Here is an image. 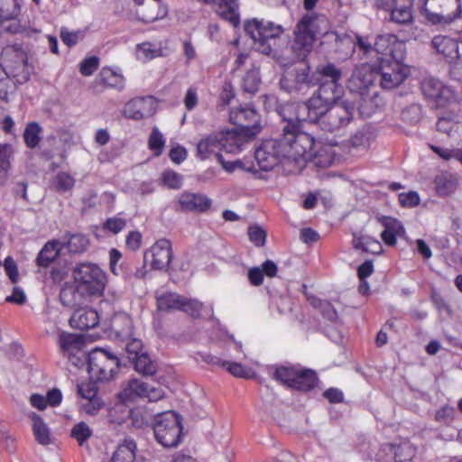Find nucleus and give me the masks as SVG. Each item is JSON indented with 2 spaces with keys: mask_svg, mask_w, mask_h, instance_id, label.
Listing matches in <instances>:
<instances>
[{
  "mask_svg": "<svg viewBox=\"0 0 462 462\" xmlns=\"http://www.w3.org/2000/svg\"><path fill=\"white\" fill-rule=\"evenodd\" d=\"M172 255L171 241L166 238H161L144 253V262L152 270L166 271L171 262Z\"/></svg>",
  "mask_w": 462,
  "mask_h": 462,
  "instance_id": "obj_13",
  "label": "nucleus"
},
{
  "mask_svg": "<svg viewBox=\"0 0 462 462\" xmlns=\"http://www.w3.org/2000/svg\"><path fill=\"white\" fill-rule=\"evenodd\" d=\"M130 419L134 427L137 429L144 428L149 423V414L142 408L130 410Z\"/></svg>",
  "mask_w": 462,
  "mask_h": 462,
  "instance_id": "obj_54",
  "label": "nucleus"
},
{
  "mask_svg": "<svg viewBox=\"0 0 462 462\" xmlns=\"http://www.w3.org/2000/svg\"><path fill=\"white\" fill-rule=\"evenodd\" d=\"M249 240L257 247L263 246L266 241V232L259 226L254 225L248 227Z\"/></svg>",
  "mask_w": 462,
  "mask_h": 462,
  "instance_id": "obj_57",
  "label": "nucleus"
},
{
  "mask_svg": "<svg viewBox=\"0 0 462 462\" xmlns=\"http://www.w3.org/2000/svg\"><path fill=\"white\" fill-rule=\"evenodd\" d=\"M297 370V366L281 365L275 368L273 378L287 388L291 389Z\"/></svg>",
  "mask_w": 462,
  "mask_h": 462,
  "instance_id": "obj_40",
  "label": "nucleus"
},
{
  "mask_svg": "<svg viewBox=\"0 0 462 462\" xmlns=\"http://www.w3.org/2000/svg\"><path fill=\"white\" fill-rule=\"evenodd\" d=\"M153 432L156 440L162 446L166 448L178 446L182 437L181 417L172 411L158 414L155 418Z\"/></svg>",
  "mask_w": 462,
  "mask_h": 462,
  "instance_id": "obj_7",
  "label": "nucleus"
},
{
  "mask_svg": "<svg viewBox=\"0 0 462 462\" xmlns=\"http://www.w3.org/2000/svg\"><path fill=\"white\" fill-rule=\"evenodd\" d=\"M295 110L292 105H282L279 115L286 125L282 128V135L279 139H266L255 149L254 157L261 171H269L282 162L295 161L311 152L315 141L308 133L299 130L298 116L294 121L287 117Z\"/></svg>",
  "mask_w": 462,
  "mask_h": 462,
  "instance_id": "obj_1",
  "label": "nucleus"
},
{
  "mask_svg": "<svg viewBox=\"0 0 462 462\" xmlns=\"http://www.w3.org/2000/svg\"><path fill=\"white\" fill-rule=\"evenodd\" d=\"M165 146V139L157 126L152 129L148 138V148L155 156H160Z\"/></svg>",
  "mask_w": 462,
  "mask_h": 462,
  "instance_id": "obj_46",
  "label": "nucleus"
},
{
  "mask_svg": "<svg viewBox=\"0 0 462 462\" xmlns=\"http://www.w3.org/2000/svg\"><path fill=\"white\" fill-rule=\"evenodd\" d=\"M330 29L329 21L324 14H306L297 23L293 31L291 48L294 53L304 59L313 48L317 39L326 35Z\"/></svg>",
  "mask_w": 462,
  "mask_h": 462,
  "instance_id": "obj_4",
  "label": "nucleus"
},
{
  "mask_svg": "<svg viewBox=\"0 0 462 462\" xmlns=\"http://www.w3.org/2000/svg\"><path fill=\"white\" fill-rule=\"evenodd\" d=\"M42 128L37 122H29L23 132V141L30 149L36 148L42 140Z\"/></svg>",
  "mask_w": 462,
  "mask_h": 462,
  "instance_id": "obj_38",
  "label": "nucleus"
},
{
  "mask_svg": "<svg viewBox=\"0 0 462 462\" xmlns=\"http://www.w3.org/2000/svg\"><path fill=\"white\" fill-rule=\"evenodd\" d=\"M21 11L18 2H0V26L11 33H17L21 31V25L17 20Z\"/></svg>",
  "mask_w": 462,
  "mask_h": 462,
  "instance_id": "obj_17",
  "label": "nucleus"
},
{
  "mask_svg": "<svg viewBox=\"0 0 462 462\" xmlns=\"http://www.w3.org/2000/svg\"><path fill=\"white\" fill-rule=\"evenodd\" d=\"M220 132L221 141L223 143V151L227 153L239 152L245 143L253 138L245 135V134L239 129H223Z\"/></svg>",
  "mask_w": 462,
  "mask_h": 462,
  "instance_id": "obj_23",
  "label": "nucleus"
},
{
  "mask_svg": "<svg viewBox=\"0 0 462 462\" xmlns=\"http://www.w3.org/2000/svg\"><path fill=\"white\" fill-rule=\"evenodd\" d=\"M136 444L133 439H125L114 452L109 462H134L135 459Z\"/></svg>",
  "mask_w": 462,
  "mask_h": 462,
  "instance_id": "obj_32",
  "label": "nucleus"
},
{
  "mask_svg": "<svg viewBox=\"0 0 462 462\" xmlns=\"http://www.w3.org/2000/svg\"><path fill=\"white\" fill-rule=\"evenodd\" d=\"M323 397L327 399L330 403H341L344 402L343 392L335 387H330L324 391Z\"/></svg>",
  "mask_w": 462,
  "mask_h": 462,
  "instance_id": "obj_64",
  "label": "nucleus"
},
{
  "mask_svg": "<svg viewBox=\"0 0 462 462\" xmlns=\"http://www.w3.org/2000/svg\"><path fill=\"white\" fill-rule=\"evenodd\" d=\"M180 207L183 211L204 213L212 206V200L206 195L184 191L179 198Z\"/></svg>",
  "mask_w": 462,
  "mask_h": 462,
  "instance_id": "obj_20",
  "label": "nucleus"
},
{
  "mask_svg": "<svg viewBox=\"0 0 462 462\" xmlns=\"http://www.w3.org/2000/svg\"><path fill=\"white\" fill-rule=\"evenodd\" d=\"M432 47L448 62H454L460 58L458 42L446 35H437L431 41Z\"/></svg>",
  "mask_w": 462,
  "mask_h": 462,
  "instance_id": "obj_24",
  "label": "nucleus"
},
{
  "mask_svg": "<svg viewBox=\"0 0 462 462\" xmlns=\"http://www.w3.org/2000/svg\"><path fill=\"white\" fill-rule=\"evenodd\" d=\"M381 223L384 229L381 234V238L387 245L393 246L397 243V236L403 230L400 221L393 217H383Z\"/></svg>",
  "mask_w": 462,
  "mask_h": 462,
  "instance_id": "obj_27",
  "label": "nucleus"
},
{
  "mask_svg": "<svg viewBox=\"0 0 462 462\" xmlns=\"http://www.w3.org/2000/svg\"><path fill=\"white\" fill-rule=\"evenodd\" d=\"M170 53L169 40L157 42H143L135 47V56L138 60L147 62L156 58L166 57Z\"/></svg>",
  "mask_w": 462,
  "mask_h": 462,
  "instance_id": "obj_16",
  "label": "nucleus"
},
{
  "mask_svg": "<svg viewBox=\"0 0 462 462\" xmlns=\"http://www.w3.org/2000/svg\"><path fill=\"white\" fill-rule=\"evenodd\" d=\"M318 381L314 370L298 367L291 389L303 393L310 392L317 386Z\"/></svg>",
  "mask_w": 462,
  "mask_h": 462,
  "instance_id": "obj_25",
  "label": "nucleus"
},
{
  "mask_svg": "<svg viewBox=\"0 0 462 462\" xmlns=\"http://www.w3.org/2000/svg\"><path fill=\"white\" fill-rule=\"evenodd\" d=\"M229 121L243 131L249 138H254L261 131L260 116L251 106H239L231 109Z\"/></svg>",
  "mask_w": 462,
  "mask_h": 462,
  "instance_id": "obj_12",
  "label": "nucleus"
},
{
  "mask_svg": "<svg viewBox=\"0 0 462 462\" xmlns=\"http://www.w3.org/2000/svg\"><path fill=\"white\" fill-rule=\"evenodd\" d=\"M187 150L180 145L172 147L169 152L171 161L176 164H180L184 162L187 158Z\"/></svg>",
  "mask_w": 462,
  "mask_h": 462,
  "instance_id": "obj_63",
  "label": "nucleus"
},
{
  "mask_svg": "<svg viewBox=\"0 0 462 462\" xmlns=\"http://www.w3.org/2000/svg\"><path fill=\"white\" fill-rule=\"evenodd\" d=\"M374 49L381 55L377 58L380 87L383 89L399 87L410 74V69L403 63L405 43L393 34L379 35Z\"/></svg>",
  "mask_w": 462,
  "mask_h": 462,
  "instance_id": "obj_3",
  "label": "nucleus"
},
{
  "mask_svg": "<svg viewBox=\"0 0 462 462\" xmlns=\"http://www.w3.org/2000/svg\"><path fill=\"white\" fill-rule=\"evenodd\" d=\"M222 367L226 368L231 374L236 377L243 378L246 376V369L240 363L225 361L222 362Z\"/></svg>",
  "mask_w": 462,
  "mask_h": 462,
  "instance_id": "obj_62",
  "label": "nucleus"
},
{
  "mask_svg": "<svg viewBox=\"0 0 462 462\" xmlns=\"http://www.w3.org/2000/svg\"><path fill=\"white\" fill-rule=\"evenodd\" d=\"M145 109L144 97H134L125 103L122 115L128 119L139 121L144 116L143 111Z\"/></svg>",
  "mask_w": 462,
  "mask_h": 462,
  "instance_id": "obj_33",
  "label": "nucleus"
},
{
  "mask_svg": "<svg viewBox=\"0 0 462 462\" xmlns=\"http://www.w3.org/2000/svg\"><path fill=\"white\" fill-rule=\"evenodd\" d=\"M91 435L92 430L83 421L75 424L70 432L71 438L75 439L79 446H82Z\"/></svg>",
  "mask_w": 462,
  "mask_h": 462,
  "instance_id": "obj_49",
  "label": "nucleus"
},
{
  "mask_svg": "<svg viewBox=\"0 0 462 462\" xmlns=\"http://www.w3.org/2000/svg\"><path fill=\"white\" fill-rule=\"evenodd\" d=\"M215 4V11L217 15L227 21L232 26L237 27L240 24V14L237 2H212Z\"/></svg>",
  "mask_w": 462,
  "mask_h": 462,
  "instance_id": "obj_26",
  "label": "nucleus"
},
{
  "mask_svg": "<svg viewBox=\"0 0 462 462\" xmlns=\"http://www.w3.org/2000/svg\"><path fill=\"white\" fill-rule=\"evenodd\" d=\"M60 349L63 353H67L69 356H75L78 353L83 356L86 355L79 349L80 340L72 334L61 336L60 338Z\"/></svg>",
  "mask_w": 462,
  "mask_h": 462,
  "instance_id": "obj_43",
  "label": "nucleus"
},
{
  "mask_svg": "<svg viewBox=\"0 0 462 462\" xmlns=\"http://www.w3.org/2000/svg\"><path fill=\"white\" fill-rule=\"evenodd\" d=\"M451 4L454 5V12L444 13L442 11L439 14H431L429 20L433 23H450L457 18H459L462 14V2H451Z\"/></svg>",
  "mask_w": 462,
  "mask_h": 462,
  "instance_id": "obj_44",
  "label": "nucleus"
},
{
  "mask_svg": "<svg viewBox=\"0 0 462 462\" xmlns=\"http://www.w3.org/2000/svg\"><path fill=\"white\" fill-rule=\"evenodd\" d=\"M181 300V295L167 291L156 297V306L160 311L163 312L180 310Z\"/></svg>",
  "mask_w": 462,
  "mask_h": 462,
  "instance_id": "obj_31",
  "label": "nucleus"
},
{
  "mask_svg": "<svg viewBox=\"0 0 462 462\" xmlns=\"http://www.w3.org/2000/svg\"><path fill=\"white\" fill-rule=\"evenodd\" d=\"M32 431L36 441L43 446L51 443V436L49 428L44 423L41 416L33 413L32 417Z\"/></svg>",
  "mask_w": 462,
  "mask_h": 462,
  "instance_id": "obj_36",
  "label": "nucleus"
},
{
  "mask_svg": "<svg viewBox=\"0 0 462 462\" xmlns=\"http://www.w3.org/2000/svg\"><path fill=\"white\" fill-rule=\"evenodd\" d=\"M203 307V303L197 299H190L182 296L180 310L193 318H199L200 317Z\"/></svg>",
  "mask_w": 462,
  "mask_h": 462,
  "instance_id": "obj_48",
  "label": "nucleus"
},
{
  "mask_svg": "<svg viewBox=\"0 0 462 462\" xmlns=\"http://www.w3.org/2000/svg\"><path fill=\"white\" fill-rule=\"evenodd\" d=\"M378 80V66L363 63L355 67L347 88L351 92L358 93L362 97L368 95L371 88L374 87Z\"/></svg>",
  "mask_w": 462,
  "mask_h": 462,
  "instance_id": "obj_11",
  "label": "nucleus"
},
{
  "mask_svg": "<svg viewBox=\"0 0 462 462\" xmlns=\"http://www.w3.org/2000/svg\"><path fill=\"white\" fill-rule=\"evenodd\" d=\"M0 74H5L18 84H23L30 79V68L26 54L14 49H5L2 52Z\"/></svg>",
  "mask_w": 462,
  "mask_h": 462,
  "instance_id": "obj_8",
  "label": "nucleus"
},
{
  "mask_svg": "<svg viewBox=\"0 0 462 462\" xmlns=\"http://www.w3.org/2000/svg\"><path fill=\"white\" fill-rule=\"evenodd\" d=\"M245 31L255 43H258L260 51L265 54H269L272 51L269 41L280 37L283 32V29L281 25L257 19L246 22Z\"/></svg>",
  "mask_w": 462,
  "mask_h": 462,
  "instance_id": "obj_9",
  "label": "nucleus"
},
{
  "mask_svg": "<svg viewBox=\"0 0 462 462\" xmlns=\"http://www.w3.org/2000/svg\"><path fill=\"white\" fill-rule=\"evenodd\" d=\"M420 89L426 98L434 101L437 107H443L455 99L454 90L433 77L424 78Z\"/></svg>",
  "mask_w": 462,
  "mask_h": 462,
  "instance_id": "obj_14",
  "label": "nucleus"
},
{
  "mask_svg": "<svg viewBox=\"0 0 462 462\" xmlns=\"http://www.w3.org/2000/svg\"><path fill=\"white\" fill-rule=\"evenodd\" d=\"M125 219L114 217H109L106 220V222L104 223V228L114 234H117L125 228Z\"/></svg>",
  "mask_w": 462,
  "mask_h": 462,
  "instance_id": "obj_60",
  "label": "nucleus"
},
{
  "mask_svg": "<svg viewBox=\"0 0 462 462\" xmlns=\"http://www.w3.org/2000/svg\"><path fill=\"white\" fill-rule=\"evenodd\" d=\"M100 60L97 56L84 59L79 64V72L82 76L89 77L98 69Z\"/></svg>",
  "mask_w": 462,
  "mask_h": 462,
  "instance_id": "obj_55",
  "label": "nucleus"
},
{
  "mask_svg": "<svg viewBox=\"0 0 462 462\" xmlns=\"http://www.w3.org/2000/svg\"><path fill=\"white\" fill-rule=\"evenodd\" d=\"M88 372L90 379L96 382H108L116 376L120 367L118 357L104 349L96 347L87 356Z\"/></svg>",
  "mask_w": 462,
  "mask_h": 462,
  "instance_id": "obj_6",
  "label": "nucleus"
},
{
  "mask_svg": "<svg viewBox=\"0 0 462 462\" xmlns=\"http://www.w3.org/2000/svg\"><path fill=\"white\" fill-rule=\"evenodd\" d=\"M399 203L405 208H413L420 204V196L416 191L400 193Z\"/></svg>",
  "mask_w": 462,
  "mask_h": 462,
  "instance_id": "obj_58",
  "label": "nucleus"
},
{
  "mask_svg": "<svg viewBox=\"0 0 462 462\" xmlns=\"http://www.w3.org/2000/svg\"><path fill=\"white\" fill-rule=\"evenodd\" d=\"M111 328L119 337L128 336L133 329L132 319L125 313H116L111 319Z\"/></svg>",
  "mask_w": 462,
  "mask_h": 462,
  "instance_id": "obj_37",
  "label": "nucleus"
},
{
  "mask_svg": "<svg viewBox=\"0 0 462 462\" xmlns=\"http://www.w3.org/2000/svg\"><path fill=\"white\" fill-rule=\"evenodd\" d=\"M281 86L290 93H305L314 86L313 78L310 75V67L296 69L293 73L281 79Z\"/></svg>",
  "mask_w": 462,
  "mask_h": 462,
  "instance_id": "obj_15",
  "label": "nucleus"
},
{
  "mask_svg": "<svg viewBox=\"0 0 462 462\" xmlns=\"http://www.w3.org/2000/svg\"><path fill=\"white\" fill-rule=\"evenodd\" d=\"M13 148L8 143H0V176L5 175L10 169V158Z\"/></svg>",
  "mask_w": 462,
  "mask_h": 462,
  "instance_id": "obj_53",
  "label": "nucleus"
},
{
  "mask_svg": "<svg viewBox=\"0 0 462 462\" xmlns=\"http://www.w3.org/2000/svg\"><path fill=\"white\" fill-rule=\"evenodd\" d=\"M318 70L322 77L329 79V80L322 82L320 86L329 87L332 92L339 94L338 81L341 78L340 69H337L334 64L328 63L325 66L319 68Z\"/></svg>",
  "mask_w": 462,
  "mask_h": 462,
  "instance_id": "obj_34",
  "label": "nucleus"
},
{
  "mask_svg": "<svg viewBox=\"0 0 462 462\" xmlns=\"http://www.w3.org/2000/svg\"><path fill=\"white\" fill-rule=\"evenodd\" d=\"M438 195L444 197L453 193L457 186L456 178L447 172L437 175L434 180Z\"/></svg>",
  "mask_w": 462,
  "mask_h": 462,
  "instance_id": "obj_35",
  "label": "nucleus"
},
{
  "mask_svg": "<svg viewBox=\"0 0 462 462\" xmlns=\"http://www.w3.org/2000/svg\"><path fill=\"white\" fill-rule=\"evenodd\" d=\"M163 185L172 189H179L182 185V177L173 171H165L162 174Z\"/></svg>",
  "mask_w": 462,
  "mask_h": 462,
  "instance_id": "obj_56",
  "label": "nucleus"
},
{
  "mask_svg": "<svg viewBox=\"0 0 462 462\" xmlns=\"http://www.w3.org/2000/svg\"><path fill=\"white\" fill-rule=\"evenodd\" d=\"M135 14L143 23H152L168 14V6L165 2H135Z\"/></svg>",
  "mask_w": 462,
  "mask_h": 462,
  "instance_id": "obj_19",
  "label": "nucleus"
},
{
  "mask_svg": "<svg viewBox=\"0 0 462 462\" xmlns=\"http://www.w3.org/2000/svg\"><path fill=\"white\" fill-rule=\"evenodd\" d=\"M100 318L97 311L88 307L77 308L69 319L71 328L79 330H88L96 328Z\"/></svg>",
  "mask_w": 462,
  "mask_h": 462,
  "instance_id": "obj_21",
  "label": "nucleus"
},
{
  "mask_svg": "<svg viewBox=\"0 0 462 462\" xmlns=\"http://www.w3.org/2000/svg\"><path fill=\"white\" fill-rule=\"evenodd\" d=\"M354 247L373 254H380L382 252V245L380 242L368 236H363L356 238L355 240Z\"/></svg>",
  "mask_w": 462,
  "mask_h": 462,
  "instance_id": "obj_45",
  "label": "nucleus"
},
{
  "mask_svg": "<svg viewBox=\"0 0 462 462\" xmlns=\"http://www.w3.org/2000/svg\"><path fill=\"white\" fill-rule=\"evenodd\" d=\"M72 282L62 284L59 300L62 306L70 309L79 306L83 300L100 298L107 284V275L97 263L82 262L72 269Z\"/></svg>",
  "mask_w": 462,
  "mask_h": 462,
  "instance_id": "obj_2",
  "label": "nucleus"
},
{
  "mask_svg": "<svg viewBox=\"0 0 462 462\" xmlns=\"http://www.w3.org/2000/svg\"><path fill=\"white\" fill-rule=\"evenodd\" d=\"M261 83L258 72L254 70H249L246 72L242 81V88L244 91L254 94L258 91Z\"/></svg>",
  "mask_w": 462,
  "mask_h": 462,
  "instance_id": "obj_50",
  "label": "nucleus"
},
{
  "mask_svg": "<svg viewBox=\"0 0 462 462\" xmlns=\"http://www.w3.org/2000/svg\"><path fill=\"white\" fill-rule=\"evenodd\" d=\"M223 151V143L221 141L220 132H214L201 138L197 143L196 156L201 161L210 159L211 157L218 158Z\"/></svg>",
  "mask_w": 462,
  "mask_h": 462,
  "instance_id": "obj_18",
  "label": "nucleus"
},
{
  "mask_svg": "<svg viewBox=\"0 0 462 462\" xmlns=\"http://www.w3.org/2000/svg\"><path fill=\"white\" fill-rule=\"evenodd\" d=\"M58 241L47 242L36 257V265L42 268L50 266L60 256V248Z\"/></svg>",
  "mask_w": 462,
  "mask_h": 462,
  "instance_id": "obj_29",
  "label": "nucleus"
},
{
  "mask_svg": "<svg viewBox=\"0 0 462 462\" xmlns=\"http://www.w3.org/2000/svg\"><path fill=\"white\" fill-rule=\"evenodd\" d=\"M134 360V369L144 375H152L156 372V365L151 360L145 353H141L137 356H129Z\"/></svg>",
  "mask_w": 462,
  "mask_h": 462,
  "instance_id": "obj_42",
  "label": "nucleus"
},
{
  "mask_svg": "<svg viewBox=\"0 0 462 462\" xmlns=\"http://www.w3.org/2000/svg\"><path fill=\"white\" fill-rule=\"evenodd\" d=\"M142 245V235L139 231H130L125 237V246L130 251H137Z\"/></svg>",
  "mask_w": 462,
  "mask_h": 462,
  "instance_id": "obj_61",
  "label": "nucleus"
},
{
  "mask_svg": "<svg viewBox=\"0 0 462 462\" xmlns=\"http://www.w3.org/2000/svg\"><path fill=\"white\" fill-rule=\"evenodd\" d=\"M353 110V106L341 100L339 97L335 103H332L319 123V127L326 132L338 130L351 121Z\"/></svg>",
  "mask_w": 462,
  "mask_h": 462,
  "instance_id": "obj_10",
  "label": "nucleus"
},
{
  "mask_svg": "<svg viewBox=\"0 0 462 462\" xmlns=\"http://www.w3.org/2000/svg\"><path fill=\"white\" fill-rule=\"evenodd\" d=\"M147 387L148 384L138 379H133L118 393V398L123 402H129L136 398H144V395L147 394Z\"/></svg>",
  "mask_w": 462,
  "mask_h": 462,
  "instance_id": "obj_28",
  "label": "nucleus"
},
{
  "mask_svg": "<svg viewBox=\"0 0 462 462\" xmlns=\"http://www.w3.org/2000/svg\"><path fill=\"white\" fill-rule=\"evenodd\" d=\"M75 179L69 172L60 171L51 180L50 186L57 192H67L75 186Z\"/></svg>",
  "mask_w": 462,
  "mask_h": 462,
  "instance_id": "obj_39",
  "label": "nucleus"
},
{
  "mask_svg": "<svg viewBox=\"0 0 462 462\" xmlns=\"http://www.w3.org/2000/svg\"><path fill=\"white\" fill-rule=\"evenodd\" d=\"M430 149L442 158L445 161H448L450 159H456L459 162L462 163V150L454 149L450 150L448 148H442L434 144H430Z\"/></svg>",
  "mask_w": 462,
  "mask_h": 462,
  "instance_id": "obj_52",
  "label": "nucleus"
},
{
  "mask_svg": "<svg viewBox=\"0 0 462 462\" xmlns=\"http://www.w3.org/2000/svg\"><path fill=\"white\" fill-rule=\"evenodd\" d=\"M96 82L104 88L122 91L125 86V79L118 68L105 66L96 78Z\"/></svg>",
  "mask_w": 462,
  "mask_h": 462,
  "instance_id": "obj_22",
  "label": "nucleus"
},
{
  "mask_svg": "<svg viewBox=\"0 0 462 462\" xmlns=\"http://www.w3.org/2000/svg\"><path fill=\"white\" fill-rule=\"evenodd\" d=\"M68 239L63 243L62 247L66 248L70 254H81L87 251L89 245V239L82 234H68Z\"/></svg>",
  "mask_w": 462,
  "mask_h": 462,
  "instance_id": "obj_30",
  "label": "nucleus"
},
{
  "mask_svg": "<svg viewBox=\"0 0 462 462\" xmlns=\"http://www.w3.org/2000/svg\"><path fill=\"white\" fill-rule=\"evenodd\" d=\"M397 4V2H394ZM412 2H409V5H395L391 9V20L396 23L405 24L412 21Z\"/></svg>",
  "mask_w": 462,
  "mask_h": 462,
  "instance_id": "obj_41",
  "label": "nucleus"
},
{
  "mask_svg": "<svg viewBox=\"0 0 462 462\" xmlns=\"http://www.w3.org/2000/svg\"><path fill=\"white\" fill-rule=\"evenodd\" d=\"M4 267L5 273L12 282V283H16L19 279V273L17 264L12 256H7L5 259Z\"/></svg>",
  "mask_w": 462,
  "mask_h": 462,
  "instance_id": "obj_59",
  "label": "nucleus"
},
{
  "mask_svg": "<svg viewBox=\"0 0 462 462\" xmlns=\"http://www.w3.org/2000/svg\"><path fill=\"white\" fill-rule=\"evenodd\" d=\"M338 97L339 94L332 92L329 87L319 86L312 97L300 106L291 104L294 106L295 110L287 114V117H291L295 121L298 116L299 130L301 131V120H308L319 124L332 103H335Z\"/></svg>",
  "mask_w": 462,
  "mask_h": 462,
  "instance_id": "obj_5",
  "label": "nucleus"
},
{
  "mask_svg": "<svg viewBox=\"0 0 462 462\" xmlns=\"http://www.w3.org/2000/svg\"><path fill=\"white\" fill-rule=\"evenodd\" d=\"M217 160L220 163L222 168L227 172H233L236 169H241L250 172H254L256 171L254 164L252 162L246 163L241 160L226 162L224 160L222 155H219Z\"/></svg>",
  "mask_w": 462,
  "mask_h": 462,
  "instance_id": "obj_47",
  "label": "nucleus"
},
{
  "mask_svg": "<svg viewBox=\"0 0 462 462\" xmlns=\"http://www.w3.org/2000/svg\"><path fill=\"white\" fill-rule=\"evenodd\" d=\"M17 84L8 76L0 74V99L7 103L9 101V95L14 93Z\"/></svg>",
  "mask_w": 462,
  "mask_h": 462,
  "instance_id": "obj_51",
  "label": "nucleus"
}]
</instances>
